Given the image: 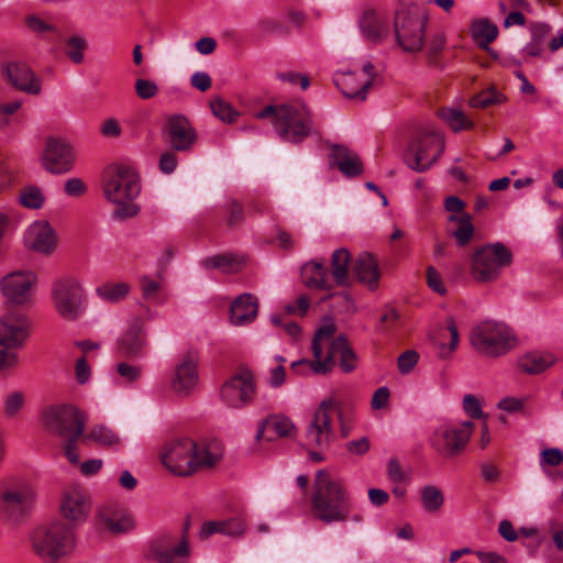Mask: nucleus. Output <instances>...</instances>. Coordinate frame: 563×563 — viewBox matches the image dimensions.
I'll use <instances>...</instances> for the list:
<instances>
[{
    "label": "nucleus",
    "instance_id": "f257e3e1",
    "mask_svg": "<svg viewBox=\"0 0 563 563\" xmlns=\"http://www.w3.org/2000/svg\"><path fill=\"white\" fill-rule=\"evenodd\" d=\"M222 456L223 448L217 440L196 442L181 438L167 442L161 451L163 465L184 477L216 466Z\"/></svg>",
    "mask_w": 563,
    "mask_h": 563
},
{
    "label": "nucleus",
    "instance_id": "f03ea898",
    "mask_svg": "<svg viewBox=\"0 0 563 563\" xmlns=\"http://www.w3.org/2000/svg\"><path fill=\"white\" fill-rule=\"evenodd\" d=\"M352 501L343 482L325 470L316 474L311 495V515L330 525L350 519Z\"/></svg>",
    "mask_w": 563,
    "mask_h": 563
},
{
    "label": "nucleus",
    "instance_id": "7ed1b4c3",
    "mask_svg": "<svg viewBox=\"0 0 563 563\" xmlns=\"http://www.w3.org/2000/svg\"><path fill=\"white\" fill-rule=\"evenodd\" d=\"M141 191L140 178L135 170L126 165L109 166L103 173V194L118 206L114 211L117 219L131 218L137 214L139 207L132 203Z\"/></svg>",
    "mask_w": 563,
    "mask_h": 563
},
{
    "label": "nucleus",
    "instance_id": "20e7f679",
    "mask_svg": "<svg viewBox=\"0 0 563 563\" xmlns=\"http://www.w3.org/2000/svg\"><path fill=\"white\" fill-rule=\"evenodd\" d=\"M256 117L260 119L273 117L276 133L286 142L300 143L313 131L311 113L303 103L267 106Z\"/></svg>",
    "mask_w": 563,
    "mask_h": 563
},
{
    "label": "nucleus",
    "instance_id": "39448f33",
    "mask_svg": "<svg viewBox=\"0 0 563 563\" xmlns=\"http://www.w3.org/2000/svg\"><path fill=\"white\" fill-rule=\"evenodd\" d=\"M35 499L33 487L25 481L11 477L0 483V520L15 527L30 515Z\"/></svg>",
    "mask_w": 563,
    "mask_h": 563
},
{
    "label": "nucleus",
    "instance_id": "423d86ee",
    "mask_svg": "<svg viewBox=\"0 0 563 563\" xmlns=\"http://www.w3.org/2000/svg\"><path fill=\"white\" fill-rule=\"evenodd\" d=\"M74 545V531L62 521L41 526L31 534L33 552L45 562L58 561L69 553Z\"/></svg>",
    "mask_w": 563,
    "mask_h": 563
},
{
    "label": "nucleus",
    "instance_id": "0eeeda50",
    "mask_svg": "<svg viewBox=\"0 0 563 563\" xmlns=\"http://www.w3.org/2000/svg\"><path fill=\"white\" fill-rule=\"evenodd\" d=\"M470 342L479 354L499 357L517 345V338L506 324L484 321L472 329Z\"/></svg>",
    "mask_w": 563,
    "mask_h": 563
},
{
    "label": "nucleus",
    "instance_id": "6e6552de",
    "mask_svg": "<svg viewBox=\"0 0 563 563\" xmlns=\"http://www.w3.org/2000/svg\"><path fill=\"white\" fill-rule=\"evenodd\" d=\"M51 297L57 314L66 321H77L86 311L87 298L81 284L65 276L52 284Z\"/></svg>",
    "mask_w": 563,
    "mask_h": 563
},
{
    "label": "nucleus",
    "instance_id": "1a4fd4ad",
    "mask_svg": "<svg viewBox=\"0 0 563 563\" xmlns=\"http://www.w3.org/2000/svg\"><path fill=\"white\" fill-rule=\"evenodd\" d=\"M338 413L341 422V431L343 437L349 435V428L345 426L340 408V402L334 396L323 399L306 431V444L310 448H319L321 451L327 449L332 435L331 419L333 413Z\"/></svg>",
    "mask_w": 563,
    "mask_h": 563
},
{
    "label": "nucleus",
    "instance_id": "9d476101",
    "mask_svg": "<svg viewBox=\"0 0 563 563\" xmlns=\"http://www.w3.org/2000/svg\"><path fill=\"white\" fill-rule=\"evenodd\" d=\"M444 140L437 132L417 134L409 143L405 154V164L417 173L429 170L442 156Z\"/></svg>",
    "mask_w": 563,
    "mask_h": 563
},
{
    "label": "nucleus",
    "instance_id": "9b49d317",
    "mask_svg": "<svg viewBox=\"0 0 563 563\" xmlns=\"http://www.w3.org/2000/svg\"><path fill=\"white\" fill-rule=\"evenodd\" d=\"M512 253L503 243L487 244L477 249L471 262V274L477 282L496 279L500 271L511 263Z\"/></svg>",
    "mask_w": 563,
    "mask_h": 563
},
{
    "label": "nucleus",
    "instance_id": "f8f14e48",
    "mask_svg": "<svg viewBox=\"0 0 563 563\" xmlns=\"http://www.w3.org/2000/svg\"><path fill=\"white\" fill-rule=\"evenodd\" d=\"M44 429L62 439L81 438L85 421L77 408L70 405L48 406L42 411Z\"/></svg>",
    "mask_w": 563,
    "mask_h": 563
},
{
    "label": "nucleus",
    "instance_id": "ddd939ff",
    "mask_svg": "<svg viewBox=\"0 0 563 563\" xmlns=\"http://www.w3.org/2000/svg\"><path fill=\"white\" fill-rule=\"evenodd\" d=\"M187 526L181 537L163 533L150 541L145 558L154 563H188L190 547L186 537Z\"/></svg>",
    "mask_w": 563,
    "mask_h": 563
},
{
    "label": "nucleus",
    "instance_id": "4468645a",
    "mask_svg": "<svg viewBox=\"0 0 563 563\" xmlns=\"http://www.w3.org/2000/svg\"><path fill=\"white\" fill-rule=\"evenodd\" d=\"M427 15L417 9L401 10L395 16V34L405 52H418L423 47Z\"/></svg>",
    "mask_w": 563,
    "mask_h": 563
},
{
    "label": "nucleus",
    "instance_id": "2eb2a0df",
    "mask_svg": "<svg viewBox=\"0 0 563 563\" xmlns=\"http://www.w3.org/2000/svg\"><path fill=\"white\" fill-rule=\"evenodd\" d=\"M474 423H443L439 426L431 438V445L443 457L450 459L459 455L466 446Z\"/></svg>",
    "mask_w": 563,
    "mask_h": 563
},
{
    "label": "nucleus",
    "instance_id": "dca6fc26",
    "mask_svg": "<svg viewBox=\"0 0 563 563\" xmlns=\"http://www.w3.org/2000/svg\"><path fill=\"white\" fill-rule=\"evenodd\" d=\"M147 349L146 320L134 317L117 341V354L126 360H140L147 354Z\"/></svg>",
    "mask_w": 563,
    "mask_h": 563
},
{
    "label": "nucleus",
    "instance_id": "f3484780",
    "mask_svg": "<svg viewBox=\"0 0 563 563\" xmlns=\"http://www.w3.org/2000/svg\"><path fill=\"white\" fill-rule=\"evenodd\" d=\"M336 325L333 320H324L323 324L316 331L312 341V353L314 361L299 360L291 364V368L300 374H325L329 372V362L323 357V343H329V340L335 334Z\"/></svg>",
    "mask_w": 563,
    "mask_h": 563
},
{
    "label": "nucleus",
    "instance_id": "a211bd4d",
    "mask_svg": "<svg viewBox=\"0 0 563 563\" xmlns=\"http://www.w3.org/2000/svg\"><path fill=\"white\" fill-rule=\"evenodd\" d=\"M32 333V322L20 311H8L0 317V346L22 349Z\"/></svg>",
    "mask_w": 563,
    "mask_h": 563
},
{
    "label": "nucleus",
    "instance_id": "6ab92c4d",
    "mask_svg": "<svg viewBox=\"0 0 563 563\" xmlns=\"http://www.w3.org/2000/svg\"><path fill=\"white\" fill-rule=\"evenodd\" d=\"M376 70L372 63H366L360 73L338 71L334 76L335 86L349 99H366L367 90L376 78Z\"/></svg>",
    "mask_w": 563,
    "mask_h": 563
},
{
    "label": "nucleus",
    "instance_id": "aec40b11",
    "mask_svg": "<svg viewBox=\"0 0 563 563\" xmlns=\"http://www.w3.org/2000/svg\"><path fill=\"white\" fill-rule=\"evenodd\" d=\"M36 275L31 271H18L5 275L0 283L4 298L13 305H27L32 301Z\"/></svg>",
    "mask_w": 563,
    "mask_h": 563
},
{
    "label": "nucleus",
    "instance_id": "412c9836",
    "mask_svg": "<svg viewBox=\"0 0 563 563\" xmlns=\"http://www.w3.org/2000/svg\"><path fill=\"white\" fill-rule=\"evenodd\" d=\"M45 170L54 175L66 174L75 163L73 147L62 139L48 137L41 158Z\"/></svg>",
    "mask_w": 563,
    "mask_h": 563
},
{
    "label": "nucleus",
    "instance_id": "4be33fe9",
    "mask_svg": "<svg viewBox=\"0 0 563 563\" xmlns=\"http://www.w3.org/2000/svg\"><path fill=\"white\" fill-rule=\"evenodd\" d=\"M163 139L174 151L187 152L196 143L197 133L186 117L174 114L167 119Z\"/></svg>",
    "mask_w": 563,
    "mask_h": 563
},
{
    "label": "nucleus",
    "instance_id": "5701e85b",
    "mask_svg": "<svg viewBox=\"0 0 563 563\" xmlns=\"http://www.w3.org/2000/svg\"><path fill=\"white\" fill-rule=\"evenodd\" d=\"M255 391L251 372L240 371L228 379L221 389L222 400L231 408H241L250 402Z\"/></svg>",
    "mask_w": 563,
    "mask_h": 563
},
{
    "label": "nucleus",
    "instance_id": "b1692460",
    "mask_svg": "<svg viewBox=\"0 0 563 563\" xmlns=\"http://www.w3.org/2000/svg\"><path fill=\"white\" fill-rule=\"evenodd\" d=\"M198 380V356L190 352L176 365L170 378V387L177 396L188 397L196 388Z\"/></svg>",
    "mask_w": 563,
    "mask_h": 563
},
{
    "label": "nucleus",
    "instance_id": "393cba45",
    "mask_svg": "<svg viewBox=\"0 0 563 563\" xmlns=\"http://www.w3.org/2000/svg\"><path fill=\"white\" fill-rule=\"evenodd\" d=\"M97 525L100 530L119 534L130 531L134 522L124 508L114 503H106L97 511Z\"/></svg>",
    "mask_w": 563,
    "mask_h": 563
},
{
    "label": "nucleus",
    "instance_id": "a878e982",
    "mask_svg": "<svg viewBox=\"0 0 563 563\" xmlns=\"http://www.w3.org/2000/svg\"><path fill=\"white\" fill-rule=\"evenodd\" d=\"M24 243L27 249L48 255L55 251L57 238L47 221H35L27 227Z\"/></svg>",
    "mask_w": 563,
    "mask_h": 563
},
{
    "label": "nucleus",
    "instance_id": "bb28decb",
    "mask_svg": "<svg viewBox=\"0 0 563 563\" xmlns=\"http://www.w3.org/2000/svg\"><path fill=\"white\" fill-rule=\"evenodd\" d=\"M90 508V496L85 488L71 486L64 492L60 509L66 519L70 521H84Z\"/></svg>",
    "mask_w": 563,
    "mask_h": 563
},
{
    "label": "nucleus",
    "instance_id": "cd10ccee",
    "mask_svg": "<svg viewBox=\"0 0 563 563\" xmlns=\"http://www.w3.org/2000/svg\"><path fill=\"white\" fill-rule=\"evenodd\" d=\"M327 349L325 362H329V372L331 371L334 361H339V366L344 373L353 372L357 366V356L352 350L345 335L340 334L334 338V334L329 340V343H323V350Z\"/></svg>",
    "mask_w": 563,
    "mask_h": 563
},
{
    "label": "nucleus",
    "instance_id": "c85d7f7f",
    "mask_svg": "<svg viewBox=\"0 0 563 563\" xmlns=\"http://www.w3.org/2000/svg\"><path fill=\"white\" fill-rule=\"evenodd\" d=\"M329 164L336 167L345 177L354 178L363 174L364 166L360 156L345 145L330 146Z\"/></svg>",
    "mask_w": 563,
    "mask_h": 563
},
{
    "label": "nucleus",
    "instance_id": "c756f323",
    "mask_svg": "<svg viewBox=\"0 0 563 563\" xmlns=\"http://www.w3.org/2000/svg\"><path fill=\"white\" fill-rule=\"evenodd\" d=\"M3 71L13 87L29 93H38L41 86L32 70L24 63H7Z\"/></svg>",
    "mask_w": 563,
    "mask_h": 563
},
{
    "label": "nucleus",
    "instance_id": "7c9ffc66",
    "mask_svg": "<svg viewBox=\"0 0 563 563\" xmlns=\"http://www.w3.org/2000/svg\"><path fill=\"white\" fill-rule=\"evenodd\" d=\"M295 430L296 427L288 417L274 415L269 416L261 423L256 439L271 442L279 438H289Z\"/></svg>",
    "mask_w": 563,
    "mask_h": 563
},
{
    "label": "nucleus",
    "instance_id": "2f4dec72",
    "mask_svg": "<svg viewBox=\"0 0 563 563\" xmlns=\"http://www.w3.org/2000/svg\"><path fill=\"white\" fill-rule=\"evenodd\" d=\"M257 311V299L249 292L242 294L231 303L230 321L236 327L249 324L255 320Z\"/></svg>",
    "mask_w": 563,
    "mask_h": 563
},
{
    "label": "nucleus",
    "instance_id": "473e14b6",
    "mask_svg": "<svg viewBox=\"0 0 563 563\" xmlns=\"http://www.w3.org/2000/svg\"><path fill=\"white\" fill-rule=\"evenodd\" d=\"M353 273L358 280L365 284L369 290L378 288L380 273L376 260L369 253L360 254L352 266Z\"/></svg>",
    "mask_w": 563,
    "mask_h": 563
},
{
    "label": "nucleus",
    "instance_id": "72a5a7b5",
    "mask_svg": "<svg viewBox=\"0 0 563 563\" xmlns=\"http://www.w3.org/2000/svg\"><path fill=\"white\" fill-rule=\"evenodd\" d=\"M360 29L367 40L379 42L388 35V21L380 12L368 10L360 20Z\"/></svg>",
    "mask_w": 563,
    "mask_h": 563
},
{
    "label": "nucleus",
    "instance_id": "f704fd0d",
    "mask_svg": "<svg viewBox=\"0 0 563 563\" xmlns=\"http://www.w3.org/2000/svg\"><path fill=\"white\" fill-rule=\"evenodd\" d=\"M351 264V254L346 249H338L331 256V271L329 273L333 288L336 286L350 285L349 267Z\"/></svg>",
    "mask_w": 563,
    "mask_h": 563
},
{
    "label": "nucleus",
    "instance_id": "c9c22d12",
    "mask_svg": "<svg viewBox=\"0 0 563 563\" xmlns=\"http://www.w3.org/2000/svg\"><path fill=\"white\" fill-rule=\"evenodd\" d=\"M301 278L309 287L319 289H332L333 283L330 280L328 268L323 263L311 261L301 268Z\"/></svg>",
    "mask_w": 563,
    "mask_h": 563
},
{
    "label": "nucleus",
    "instance_id": "e433bc0d",
    "mask_svg": "<svg viewBox=\"0 0 563 563\" xmlns=\"http://www.w3.org/2000/svg\"><path fill=\"white\" fill-rule=\"evenodd\" d=\"M554 363V355L543 352H530L520 356L517 361L519 369L529 375H538L543 373Z\"/></svg>",
    "mask_w": 563,
    "mask_h": 563
},
{
    "label": "nucleus",
    "instance_id": "4c0bfd02",
    "mask_svg": "<svg viewBox=\"0 0 563 563\" xmlns=\"http://www.w3.org/2000/svg\"><path fill=\"white\" fill-rule=\"evenodd\" d=\"M207 269H220L224 274H236L242 271L245 264V257L239 254L224 253L201 261Z\"/></svg>",
    "mask_w": 563,
    "mask_h": 563
},
{
    "label": "nucleus",
    "instance_id": "58836bf2",
    "mask_svg": "<svg viewBox=\"0 0 563 563\" xmlns=\"http://www.w3.org/2000/svg\"><path fill=\"white\" fill-rule=\"evenodd\" d=\"M448 230L452 236L455 238L460 246H465L470 243L474 235V225L470 214H451L448 218Z\"/></svg>",
    "mask_w": 563,
    "mask_h": 563
},
{
    "label": "nucleus",
    "instance_id": "ea45409f",
    "mask_svg": "<svg viewBox=\"0 0 563 563\" xmlns=\"http://www.w3.org/2000/svg\"><path fill=\"white\" fill-rule=\"evenodd\" d=\"M459 331L455 321L452 318L446 320V325L441 329L439 336L435 339V344L440 349V356L448 357L457 347Z\"/></svg>",
    "mask_w": 563,
    "mask_h": 563
},
{
    "label": "nucleus",
    "instance_id": "a19ab883",
    "mask_svg": "<svg viewBox=\"0 0 563 563\" xmlns=\"http://www.w3.org/2000/svg\"><path fill=\"white\" fill-rule=\"evenodd\" d=\"M472 34L481 47H485L496 40L498 29L486 19H479L472 24Z\"/></svg>",
    "mask_w": 563,
    "mask_h": 563
},
{
    "label": "nucleus",
    "instance_id": "79ce46f5",
    "mask_svg": "<svg viewBox=\"0 0 563 563\" xmlns=\"http://www.w3.org/2000/svg\"><path fill=\"white\" fill-rule=\"evenodd\" d=\"M420 498L423 509L430 514L438 512L444 504L442 490L434 485L423 486L420 490Z\"/></svg>",
    "mask_w": 563,
    "mask_h": 563
},
{
    "label": "nucleus",
    "instance_id": "37998d69",
    "mask_svg": "<svg viewBox=\"0 0 563 563\" xmlns=\"http://www.w3.org/2000/svg\"><path fill=\"white\" fill-rule=\"evenodd\" d=\"M439 115L455 132L472 129L474 125L471 119L456 109H441Z\"/></svg>",
    "mask_w": 563,
    "mask_h": 563
},
{
    "label": "nucleus",
    "instance_id": "c03bdc74",
    "mask_svg": "<svg viewBox=\"0 0 563 563\" xmlns=\"http://www.w3.org/2000/svg\"><path fill=\"white\" fill-rule=\"evenodd\" d=\"M130 291L126 283H106L96 289L97 295L109 302H118L125 298Z\"/></svg>",
    "mask_w": 563,
    "mask_h": 563
},
{
    "label": "nucleus",
    "instance_id": "a18cd8bd",
    "mask_svg": "<svg viewBox=\"0 0 563 563\" xmlns=\"http://www.w3.org/2000/svg\"><path fill=\"white\" fill-rule=\"evenodd\" d=\"M26 396L21 390L9 393L3 399V415L7 419H16L23 410Z\"/></svg>",
    "mask_w": 563,
    "mask_h": 563
},
{
    "label": "nucleus",
    "instance_id": "49530a36",
    "mask_svg": "<svg viewBox=\"0 0 563 563\" xmlns=\"http://www.w3.org/2000/svg\"><path fill=\"white\" fill-rule=\"evenodd\" d=\"M86 439L111 448L118 446L120 444L119 435L113 430L104 426L93 427L87 434Z\"/></svg>",
    "mask_w": 563,
    "mask_h": 563
},
{
    "label": "nucleus",
    "instance_id": "de8ad7c7",
    "mask_svg": "<svg viewBox=\"0 0 563 563\" xmlns=\"http://www.w3.org/2000/svg\"><path fill=\"white\" fill-rule=\"evenodd\" d=\"M505 101L506 96L492 87L474 96L470 100V106L473 108H487L493 104H500Z\"/></svg>",
    "mask_w": 563,
    "mask_h": 563
},
{
    "label": "nucleus",
    "instance_id": "09e8293b",
    "mask_svg": "<svg viewBox=\"0 0 563 563\" xmlns=\"http://www.w3.org/2000/svg\"><path fill=\"white\" fill-rule=\"evenodd\" d=\"M210 108L214 117L227 123L233 122L239 115L232 106L222 98L211 100Z\"/></svg>",
    "mask_w": 563,
    "mask_h": 563
},
{
    "label": "nucleus",
    "instance_id": "8fccbe9b",
    "mask_svg": "<svg viewBox=\"0 0 563 563\" xmlns=\"http://www.w3.org/2000/svg\"><path fill=\"white\" fill-rule=\"evenodd\" d=\"M563 464V451L559 448H548L540 453V467L545 475V471H552L551 467Z\"/></svg>",
    "mask_w": 563,
    "mask_h": 563
},
{
    "label": "nucleus",
    "instance_id": "3c124183",
    "mask_svg": "<svg viewBox=\"0 0 563 563\" xmlns=\"http://www.w3.org/2000/svg\"><path fill=\"white\" fill-rule=\"evenodd\" d=\"M19 200L22 206L29 209H40L45 198L40 188L30 186L21 191Z\"/></svg>",
    "mask_w": 563,
    "mask_h": 563
},
{
    "label": "nucleus",
    "instance_id": "603ef678",
    "mask_svg": "<svg viewBox=\"0 0 563 563\" xmlns=\"http://www.w3.org/2000/svg\"><path fill=\"white\" fill-rule=\"evenodd\" d=\"M86 48L87 43L82 36H70L66 42V54L75 64L82 63Z\"/></svg>",
    "mask_w": 563,
    "mask_h": 563
},
{
    "label": "nucleus",
    "instance_id": "864d4df0",
    "mask_svg": "<svg viewBox=\"0 0 563 563\" xmlns=\"http://www.w3.org/2000/svg\"><path fill=\"white\" fill-rule=\"evenodd\" d=\"M117 374L126 384H134L142 378L143 367L129 362H120L117 364Z\"/></svg>",
    "mask_w": 563,
    "mask_h": 563
},
{
    "label": "nucleus",
    "instance_id": "5fc2aeb1",
    "mask_svg": "<svg viewBox=\"0 0 563 563\" xmlns=\"http://www.w3.org/2000/svg\"><path fill=\"white\" fill-rule=\"evenodd\" d=\"M225 222L229 227H234L243 221V207L240 202L231 200L222 207Z\"/></svg>",
    "mask_w": 563,
    "mask_h": 563
},
{
    "label": "nucleus",
    "instance_id": "6e6d98bb",
    "mask_svg": "<svg viewBox=\"0 0 563 563\" xmlns=\"http://www.w3.org/2000/svg\"><path fill=\"white\" fill-rule=\"evenodd\" d=\"M445 47V35L443 32L433 33L426 43L428 58L433 62Z\"/></svg>",
    "mask_w": 563,
    "mask_h": 563
},
{
    "label": "nucleus",
    "instance_id": "4d7b16f0",
    "mask_svg": "<svg viewBox=\"0 0 563 563\" xmlns=\"http://www.w3.org/2000/svg\"><path fill=\"white\" fill-rule=\"evenodd\" d=\"M275 360L276 362H278V364L269 369L267 380L272 387L277 388L280 387L286 380V371L285 367L282 365V363H284L286 360L280 355H277Z\"/></svg>",
    "mask_w": 563,
    "mask_h": 563
},
{
    "label": "nucleus",
    "instance_id": "13d9d810",
    "mask_svg": "<svg viewBox=\"0 0 563 563\" xmlns=\"http://www.w3.org/2000/svg\"><path fill=\"white\" fill-rule=\"evenodd\" d=\"M13 347L0 349V372L14 369L20 364V357Z\"/></svg>",
    "mask_w": 563,
    "mask_h": 563
},
{
    "label": "nucleus",
    "instance_id": "bf43d9fd",
    "mask_svg": "<svg viewBox=\"0 0 563 563\" xmlns=\"http://www.w3.org/2000/svg\"><path fill=\"white\" fill-rule=\"evenodd\" d=\"M136 96L143 100L154 98L158 92V86L148 79H137L135 81Z\"/></svg>",
    "mask_w": 563,
    "mask_h": 563
},
{
    "label": "nucleus",
    "instance_id": "052dcab7",
    "mask_svg": "<svg viewBox=\"0 0 563 563\" xmlns=\"http://www.w3.org/2000/svg\"><path fill=\"white\" fill-rule=\"evenodd\" d=\"M27 29L34 33L42 34L54 30V26L36 14H29L24 18Z\"/></svg>",
    "mask_w": 563,
    "mask_h": 563
},
{
    "label": "nucleus",
    "instance_id": "680f3d73",
    "mask_svg": "<svg viewBox=\"0 0 563 563\" xmlns=\"http://www.w3.org/2000/svg\"><path fill=\"white\" fill-rule=\"evenodd\" d=\"M387 476L394 484H402L409 481L407 474L401 468L399 461L395 457L388 461Z\"/></svg>",
    "mask_w": 563,
    "mask_h": 563
},
{
    "label": "nucleus",
    "instance_id": "e2e57ef3",
    "mask_svg": "<svg viewBox=\"0 0 563 563\" xmlns=\"http://www.w3.org/2000/svg\"><path fill=\"white\" fill-rule=\"evenodd\" d=\"M419 354L413 350H408L398 357V371L401 374H409L417 365Z\"/></svg>",
    "mask_w": 563,
    "mask_h": 563
},
{
    "label": "nucleus",
    "instance_id": "0e129e2a",
    "mask_svg": "<svg viewBox=\"0 0 563 563\" xmlns=\"http://www.w3.org/2000/svg\"><path fill=\"white\" fill-rule=\"evenodd\" d=\"M427 284L434 292L441 296L446 294L442 276L433 266L427 268Z\"/></svg>",
    "mask_w": 563,
    "mask_h": 563
},
{
    "label": "nucleus",
    "instance_id": "69168bd1",
    "mask_svg": "<svg viewBox=\"0 0 563 563\" xmlns=\"http://www.w3.org/2000/svg\"><path fill=\"white\" fill-rule=\"evenodd\" d=\"M140 283L144 299L151 301L156 300L161 287L159 283L147 276L142 277Z\"/></svg>",
    "mask_w": 563,
    "mask_h": 563
},
{
    "label": "nucleus",
    "instance_id": "338daca9",
    "mask_svg": "<svg viewBox=\"0 0 563 563\" xmlns=\"http://www.w3.org/2000/svg\"><path fill=\"white\" fill-rule=\"evenodd\" d=\"M526 400V398L505 397L498 401L497 407L506 412L516 413L525 408Z\"/></svg>",
    "mask_w": 563,
    "mask_h": 563
},
{
    "label": "nucleus",
    "instance_id": "774afa93",
    "mask_svg": "<svg viewBox=\"0 0 563 563\" xmlns=\"http://www.w3.org/2000/svg\"><path fill=\"white\" fill-rule=\"evenodd\" d=\"M463 409L470 418H481L483 416L479 400L474 395H465L463 398Z\"/></svg>",
    "mask_w": 563,
    "mask_h": 563
}]
</instances>
